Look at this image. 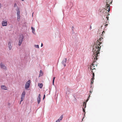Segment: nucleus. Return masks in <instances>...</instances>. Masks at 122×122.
<instances>
[{
    "mask_svg": "<svg viewBox=\"0 0 122 122\" xmlns=\"http://www.w3.org/2000/svg\"><path fill=\"white\" fill-rule=\"evenodd\" d=\"M20 15H17V20L19 21H20Z\"/></svg>",
    "mask_w": 122,
    "mask_h": 122,
    "instance_id": "obj_16",
    "label": "nucleus"
},
{
    "mask_svg": "<svg viewBox=\"0 0 122 122\" xmlns=\"http://www.w3.org/2000/svg\"><path fill=\"white\" fill-rule=\"evenodd\" d=\"M40 73L41 74V76L43 75V73H42V72L41 70L40 71Z\"/></svg>",
    "mask_w": 122,
    "mask_h": 122,
    "instance_id": "obj_24",
    "label": "nucleus"
},
{
    "mask_svg": "<svg viewBox=\"0 0 122 122\" xmlns=\"http://www.w3.org/2000/svg\"><path fill=\"white\" fill-rule=\"evenodd\" d=\"M35 47L36 48H39V46L38 45H35Z\"/></svg>",
    "mask_w": 122,
    "mask_h": 122,
    "instance_id": "obj_19",
    "label": "nucleus"
},
{
    "mask_svg": "<svg viewBox=\"0 0 122 122\" xmlns=\"http://www.w3.org/2000/svg\"><path fill=\"white\" fill-rule=\"evenodd\" d=\"M98 32L99 34H100V32L101 33V35L102 36L103 35V34H104L105 33V32L104 31H102V30H99Z\"/></svg>",
    "mask_w": 122,
    "mask_h": 122,
    "instance_id": "obj_13",
    "label": "nucleus"
},
{
    "mask_svg": "<svg viewBox=\"0 0 122 122\" xmlns=\"http://www.w3.org/2000/svg\"><path fill=\"white\" fill-rule=\"evenodd\" d=\"M38 103L39 104L41 102V95L39 94L37 99Z\"/></svg>",
    "mask_w": 122,
    "mask_h": 122,
    "instance_id": "obj_9",
    "label": "nucleus"
},
{
    "mask_svg": "<svg viewBox=\"0 0 122 122\" xmlns=\"http://www.w3.org/2000/svg\"><path fill=\"white\" fill-rule=\"evenodd\" d=\"M31 29L32 30V32L34 34L35 33V29L33 27H31Z\"/></svg>",
    "mask_w": 122,
    "mask_h": 122,
    "instance_id": "obj_15",
    "label": "nucleus"
},
{
    "mask_svg": "<svg viewBox=\"0 0 122 122\" xmlns=\"http://www.w3.org/2000/svg\"><path fill=\"white\" fill-rule=\"evenodd\" d=\"M63 118V116L62 115L61 116V117H60V118L59 119H60L61 120L62 118Z\"/></svg>",
    "mask_w": 122,
    "mask_h": 122,
    "instance_id": "obj_22",
    "label": "nucleus"
},
{
    "mask_svg": "<svg viewBox=\"0 0 122 122\" xmlns=\"http://www.w3.org/2000/svg\"><path fill=\"white\" fill-rule=\"evenodd\" d=\"M16 5V4H15V5Z\"/></svg>",
    "mask_w": 122,
    "mask_h": 122,
    "instance_id": "obj_36",
    "label": "nucleus"
},
{
    "mask_svg": "<svg viewBox=\"0 0 122 122\" xmlns=\"http://www.w3.org/2000/svg\"><path fill=\"white\" fill-rule=\"evenodd\" d=\"M111 3V2H110V3H109V4H110Z\"/></svg>",
    "mask_w": 122,
    "mask_h": 122,
    "instance_id": "obj_39",
    "label": "nucleus"
},
{
    "mask_svg": "<svg viewBox=\"0 0 122 122\" xmlns=\"http://www.w3.org/2000/svg\"><path fill=\"white\" fill-rule=\"evenodd\" d=\"M107 2H106V3H107V2H108V3L109 4V0H108H108H107Z\"/></svg>",
    "mask_w": 122,
    "mask_h": 122,
    "instance_id": "obj_31",
    "label": "nucleus"
},
{
    "mask_svg": "<svg viewBox=\"0 0 122 122\" xmlns=\"http://www.w3.org/2000/svg\"><path fill=\"white\" fill-rule=\"evenodd\" d=\"M9 48V49L10 50H11L12 48V46H11V43L9 42L8 43Z\"/></svg>",
    "mask_w": 122,
    "mask_h": 122,
    "instance_id": "obj_12",
    "label": "nucleus"
},
{
    "mask_svg": "<svg viewBox=\"0 0 122 122\" xmlns=\"http://www.w3.org/2000/svg\"><path fill=\"white\" fill-rule=\"evenodd\" d=\"M92 91H90V94H91L92 93Z\"/></svg>",
    "mask_w": 122,
    "mask_h": 122,
    "instance_id": "obj_26",
    "label": "nucleus"
},
{
    "mask_svg": "<svg viewBox=\"0 0 122 122\" xmlns=\"http://www.w3.org/2000/svg\"><path fill=\"white\" fill-rule=\"evenodd\" d=\"M30 80H29L25 84V89H27L28 88H29L30 85Z\"/></svg>",
    "mask_w": 122,
    "mask_h": 122,
    "instance_id": "obj_6",
    "label": "nucleus"
},
{
    "mask_svg": "<svg viewBox=\"0 0 122 122\" xmlns=\"http://www.w3.org/2000/svg\"><path fill=\"white\" fill-rule=\"evenodd\" d=\"M96 60H95L94 59V61H93V62L92 63L90 66V69L92 70V72L93 73V75L92 76V78L91 79V85L92 84H93L94 82V71H92L93 70L95 69V66H97V64L96 65H95V62H96Z\"/></svg>",
    "mask_w": 122,
    "mask_h": 122,
    "instance_id": "obj_2",
    "label": "nucleus"
},
{
    "mask_svg": "<svg viewBox=\"0 0 122 122\" xmlns=\"http://www.w3.org/2000/svg\"><path fill=\"white\" fill-rule=\"evenodd\" d=\"M43 46V44L42 43L41 44V47H42Z\"/></svg>",
    "mask_w": 122,
    "mask_h": 122,
    "instance_id": "obj_33",
    "label": "nucleus"
},
{
    "mask_svg": "<svg viewBox=\"0 0 122 122\" xmlns=\"http://www.w3.org/2000/svg\"><path fill=\"white\" fill-rule=\"evenodd\" d=\"M103 41V38L101 37L97 40L96 43H95L94 44L93 46V56L95 60H97V57L98 56V55L100 53L99 51L101 47L100 44L102 43V42Z\"/></svg>",
    "mask_w": 122,
    "mask_h": 122,
    "instance_id": "obj_1",
    "label": "nucleus"
},
{
    "mask_svg": "<svg viewBox=\"0 0 122 122\" xmlns=\"http://www.w3.org/2000/svg\"><path fill=\"white\" fill-rule=\"evenodd\" d=\"M61 120L60 119H58L56 121V122H60Z\"/></svg>",
    "mask_w": 122,
    "mask_h": 122,
    "instance_id": "obj_23",
    "label": "nucleus"
},
{
    "mask_svg": "<svg viewBox=\"0 0 122 122\" xmlns=\"http://www.w3.org/2000/svg\"><path fill=\"white\" fill-rule=\"evenodd\" d=\"M0 66L1 68L4 69L5 70H7L6 66L2 63H0Z\"/></svg>",
    "mask_w": 122,
    "mask_h": 122,
    "instance_id": "obj_7",
    "label": "nucleus"
},
{
    "mask_svg": "<svg viewBox=\"0 0 122 122\" xmlns=\"http://www.w3.org/2000/svg\"><path fill=\"white\" fill-rule=\"evenodd\" d=\"M33 14H32V16H33Z\"/></svg>",
    "mask_w": 122,
    "mask_h": 122,
    "instance_id": "obj_37",
    "label": "nucleus"
},
{
    "mask_svg": "<svg viewBox=\"0 0 122 122\" xmlns=\"http://www.w3.org/2000/svg\"><path fill=\"white\" fill-rule=\"evenodd\" d=\"M7 21L6 20H4L2 22V25L3 26H6L7 24Z\"/></svg>",
    "mask_w": 122,
    "mask_h": 122,
    "instance_id": "obj_8",
    "label": "nucleus"
},
{
    "mask_svg": "<svg viewBox=\"0 0 122 122\" xmlns=\"http://www.w3.org/2000/svg\"><path fill=\"white\" fill-rule=\"evenodd\" d=\"M105 13H106V12ZM107 15H109V14H108V13H107Z\"/></svg>",
    "mask_w": 122,
    "mask_h": 122,
    "instance_id": "obj_28",
    "label": "nucleus"
},
{
    "mask_svg": "<svg viewBox=\"0 0 122 122\" xmlns=\"http://www.w3.org/2000/svg\"><path fill=\"white\" fill-rule=\"evenodd\" d=\"M66 61L67 59L66 58L64 60H63L62 62V64L64 65V66H66Z\"/></svg>",
    "mask_w": 122,
    "mask_h": 122,
    "instance_id": "obj_10",
    "label": "nucleus"
},
{
    "mask_svg": "<svg viewBox=\"0 0 122 122\" xmlns=\"http://www.w3.org/2000/svg\"><path fill=\"white\" fill-rule=\"evenodd\" d=\"M108 25V24H106V25H106V26H107V25Z\"/></svg>",
    "mask_w": 122,
    "mask_h": 122,
    "instance_id": "obj_32",
    "label": "nucleus"
},
{
    "mask_svg": "<svg viewBox=\"0 0 122 122\" xmlns=\"http://www.w3.org/2000/svg\"><path fill=\"white\" fill-rule=\"evenodd\" d=\"M25 91H23L21 95V99L20 101V104L21 103V102H22L23 100V99L25 97Z\"/></svg>",
    "mask_w": 122,
    "mask_h": 122,
    "instance_id": "obj_5",
    "label": "nucleus"
},
{
    "mask_svg": "<svg viewBox=\"0 0 122 122\" xmlns=\"http://www.w3.org/2000/svg\"><path fill=\"white\" fill-rule=\"evenodd\" d=\"M83 106L84 107V108H85L86 107V102H83Z\"/></svg>",
    "mask_w": 122,
    "mask_h": 122,
    "instance_id": "obj_18",
    "label": "nucleus"
},
{
    "mask_svg": "<svg viewBox=\"0 0 122 122\" xmlns=\"http://www.w3.org/2000/svg\"><path fill=\"white\" fill-rule=\"evenodd\" d=\"M83 111L84 112H85V109H84L83 108Z\"/></svg>",
    "mask_w": 122,
    "mask_h": 122,
    "instance_id": "obj_25",
    "label": "nucleus"
},
{
    "mask_svg": "<svg viewBox=\"0 0 122 122\" xmlns=\"http://www.w3.org/2000/svg\"><path fill=\"white\" fill-rule=\"evenodd\" d=\"M17 15H20V12L19 10V9H18L17 10Z\"/></svg>",
    "mask_w": 122,
    "mask_h": 122,
    "instance_id": "obj_17",
    "label": "nucleus"
},
{
    "mask_svg": "<svg viewBox=\"0 0 122 122\" xmlns=\"http://www.w3.org/2000/svg\"><path fill=\"white\" fill-rule=\"evenodd\" d=\"M90 94L89 95L88 98L86 100V101L85 102H87V101H88V100L89 99V98L90 96Z\"/></svg>",
    "mask_w": 122,
    "mask_h": 122,
    "instance_id": "obj_21",
    "label": "nucleus"
},
{
    "mask_svg": "<svg viewBox=\"0 0 122 122\" xmlns=\"http://www.w3.org/2000/svg\"><path fill=\"white\" fill-rule=\"evenodd\" d=\"M45 95H44V96L43 98V99H44V98H45Z\"/></svg>",
    "mask_w": 122,
    "mask_h": 122,
    "instance_id": "obj_29",
    "label": "nucleus"
},
{
    "mask_svg": "<svg viewBox=\"0 0 122 122\" xmlns=\"http://www.w3.org/2000/svg\"><path fill=\"white\" fill-rule=\"evenodd\" d=\"M1 88L2 89H4L5 90H7V88L4 85H2L1 86Z\"/></svg>",
    "mask_w": 122,
    "mask_h": 122,
    "instance_id": "obj_11",
    "label": "nucleus"
},
{
    "mask_svg": "<svg viewBox=\"0 0 122 122\" xmlns=\"http://www.w3.org/2000/svg\"><path fill=\"white\" fill-rule=\"evenodd\" d=\"M38 86L40 88H41L43 86V84L42 83H38Z\"/></svg>",
    "mask_w": 122,
    "mask_h": 122,
    "instance_id": "obj_14",
    "label": "nucleus"
},
{
    "mask_svg": "<svg viewBox=\"0 0 122 122\" xmlns=\"http://www.w3.org/2000/svg\"><path fill=\"white\" fill-rule=\"evenodd\" d=\"M109 17L108 16H107L106 17V18L107 19V20H108V19Z\"/></svg>",
    "mask_w": 122,
    "mask_h": 122,
    "instance_id": "obj_27",
    "label": "nucleus"
},
{
    "mask_svg": "<svg viewBox=\"0 0 122 122\" xmlns=\"http://www.w3.org/2000/svg\"><path fill=\"white\" fill-rule=\"evenodd\" d=\"M90 29H92V26H91L90 27Z\"/></svg>",
    "mask_w": 122,
    "mask_h": 122,
    "instance_id": "obj_34",
    "label": "nucleus"
},
{
    "mask_svg": "<svg viewBox=\"0 0 122 122\" xmlns=\"http://www.w3.org/2000/svg\"><path fill=\"white\" fill-rule=\"evenodd\" d=\"M108 2H107V4L106 5L104 9H105V10L107 11L108 12L110 11V9L109 4H108Z\"/></svg>",
    "mask_w": 122,
    "mask_h": 122,
    "instance_id": "obj_4",
    "label": "nucleus"
},
{
    "mask_svg": "<svg viewBox=\"0 0 122 122\" xmlns=\"http://www.w3.org/2000/svg\"><path fill=\"white\" fill-rule=\"evenodd\" d=\"M24 38L23 35H20L19 39V45L20 46Z\"/></svg>",
    "mask_w": 122,
    "mask_h": 122,
    "instance_id": "obj_3",
    "label": "nucleus"
},
{
    "mask_svg": "<svg viewBox=\"0 0 122 122\" xmlns=\"http://www.w3.org/2000/svg\"><path fill=\"white\" fill-rule=\"evenodd\" d=\"M55 77H53V85H54V80H55Z\"/></svg>",
    "mask_w": 122,
    "mask_h": 122,
    "instance_id": "obj_20",
    "label": "nucleus"
},
{
    "mask_svg": "<svg viewBox=\"0 0 122 122\" xmlns=\"http://www.w3.org/2000/svg\"><path fill=\"white\" fill-rule=\"evenodd\" d=\"M22 1H23L24 0H21Z\"/></svg>",
    "mask_w": 122,
    "mask_h": 122,
    "instance_id": "obj_38",
    "label": "nucleus"
},
{
    "mask_svg": "<svg viewBox=\"0 0 122 122\" xmlns=\"http://www.w3.org/2000/svg\"><path fill=\"white\" fill-rule=\"evenodd\" d=\"M1 5L0 3V9L1 8Z\"/></svg>",
    "mask_w": 122,
    "mask_h": 122,
    "instance_id": "obj_30",
    "label": "nucleus"
},
{
    "mask_svg": "<svg viewBox=\"0 0 122 122\" xmlns=\"http://www.w3.org/2000/svg\"><path fill=\"white\" fill-rule=\"evenodd\" d=\"M104 12H105V11L103 12V13L104 14Z\"/></svg>",
    "mask_w": 122,
    "mask_h": 122,
    "instance_id": "obj_35",
    "label": "nucleus"
}]
</instances>
